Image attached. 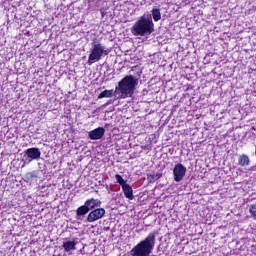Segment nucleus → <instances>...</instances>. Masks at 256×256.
<instances>
[{
	"instance_id": "obj_10",
	"label": "nucleus",
	"mask_w": 256,
	"mask_h": 256,
	"mask_svg": "<svg viewBox=\"0 0 256 256\" xmlns=\"http://www.w3.org/2000/svg\"><path fill=\"white\" fill-rule=\"evenodd\" d=\"M122 191L126 199H129L130 201H133L135 199V196L133 195V187H131V185L126 184L122 187Z\"/></svg>"
},
{
	"instance_id": "obj_16",
	"label": "nucleus",
	"mask_w": 256,
	"mask_h": 256,
	"mask_svg": "<svg viewBox=\"0 0 256 256\" xmlns=\"http://www.w3.org/2000/svg\"><path fill=\"white\" fill-rule=\"evenodd\" d=\"M33 179H37V175L35 174V172H29L26 174L25 176L26 183H31Z\"/></svg>"
},
{
	"instance_id": "obj_12",
	"label": "nucleus",
	"mask_w": 256,
	"mask_h": 256,
	"mask_svg": "<svg viewBox=\"0 0 256 256\" xmlns=\"http://www.w3.org/2000/svg\"><path fill=\"white\" fill-rule=\"evenodd\" d=\"M238 165H240V167H249V165H251V159H249L247 154H242L238 158Z\"/></svg>"
},
{
	"instance_id": "obj_11",
	"label": "nucleus",
	"mask_w": 256,
	"mask_h": 256,
	"mask_svg": "<svg viewBox=\"0 0 256 256\" xmlns=\"http://www.w3.org/2000/svg\"><path fill=\"white\" fill-rule=\"evenodd\" d=\"M64 251L66 253H69V251H75L76 247H77V241L76 240H73V241H65L63 242V245H62Z\"/></svg>"
},
{
	"instance_id": "obj_17",
	"label": "nucleus",
	"mask_w": 256,
	"mask_h": 256,
	"mask_svg": "<svg viewBox=\"0 0 256 256\" xmlns=\"http://www.w3.org/2000/svg\"><path fill=\"white\" fill-rule=\"evenodd\" d=\"M252 219L256 221V204H251L248 209Z\"/></svg>"
},
{
	"instance_id": "obj_13",
	"label": "nucleus",
	"mask_w": 256,
	"mask_h": 256,
	"mask_svg": "<svg viewBox=\"0 0 256 256\" xmlns=\"http://www.w3.org/2000/svg\"><path fill=\"white\" fill-rule=\"evenodd\" d=\"M115 95V90H104L98 95V99H109L110 97H113Z\"/></svg>"
},
{
	"instance_id": "obj_5",
	"label": "nucleus",
	"mask_w": 256,
	"mask_h": 256,
	"mask_svg": "<svg viewBox=\"0 0 256 256\" xmlns=\"http://www.w3.org/2000/svg\"><path fill=\"white\" fill-rule=\"evenodd\" d=\"M99 208H101V200L90 198L85 201L84 205L77 208L76 215L78 217H84V215H87L89 211H93Z\"/></svg>"
},
{
	"instance_id": "obj_9",
	"label": "nucleus",
	"mask_w": 256,
	"mask_h": 256,
	"mask_svg": "<svg viewBox=\"0 0 256 256\" xmlns=\"http://www.w3.org/2000/svg\"><path fill=\"white\" fill-rule=\"evenodd\" d=\"M25 153L29 159L28 163L41 159V150L39 148H28Z\"/></svg>"
},
{
	"instance_id": "obj_14",
	"label": "nucleus",
	"mask_w": 256,
	"mask_h": 256,
	"mask_svg": "<svg viewBox=\"0 0 256 256\" xmlns=\"http://www.w3.org/2000/svg\"><path fill=\"white\" fill-rule=\"evenodd\" d=\"M152 19L157 23V21H161V9L159 8H153L152 11Z\"/></svg>"
},
{
	"instance_id": "obj_6",
	"label": "nucleus",
	"mask_w": 256,
	"mask_h": 256,
	"mask_svg": "<svg viewBox=\"0 0 256 256\" xmlns=\"http://www.w3.org/2000/svg\"><path fill=\"white\" fill-rule=\"evenodd\" d=\"M186 173L187 167L183 166L181 163L176 164L173 168L174 181L176 183H181V180L185 178Z\"/></svg>"
},
{
	"instance_id": "obj_2",
	"label": "nucleus",
	"mask_w": 256,
	"mask_h": 256,
	"mask_svg": "<svg viewBox=\"0 0 256 256\" xmlns=\"http://www.w3.org/2000/svg\"><path fill=\"white\" fill-rule=\"evenodd\" d=\"M155 31V24L153 23V17L150 14L143 15L138 21H136L131 29L132 35L135 37H147Z\"/></svg>"
},
{
	"instance_id": "obj_1",
	"label": "nucleus",
	"mask_w": 256,
	"mask_h": 256,
	"mask_svg": "<svg viewBox=\"0 0 256 256\" xmlns=\"http://www.w3.org/2000/svg\"><path fill=\"white\" fill-rule=\"evenodd\" d=\"M138 85L139 79L135 78L133 75H127L118 82L114 93L118 95L119 99H128L135 95V89H137Z\"/></svg>"
},
{
	"instance_id": "obj_4",
	"label": "nucleus",
	"mask_w": 256,
	"mask_h": 256,
	"mask_svg": "<svg viewBox=\"0 0 256 256\" xmlns=\"http://www.w3.org/2000/svg\"><path fill=\"white\" fill-rule=\"evenodd\" d=\"M106 55H109V49L97 40H93L92 48L88 56V65H93V63H97V61H101Z\"/></svg>"
},
{
	"instance_id": "obj_8",
	"label": "nucleus",
	"mask_w": 256,
	"mask_h": 256,
	"mask_svg": "<svg viewBox=\"0 0 256 256\" xmlns=\"http://www.w3.org/2000/svg\"><path fill=\"white\" fill-rule=\"evenodd\" d=\"M103 137H105V128L103 127H98L88 132V139H91V141H99Z\"/></svg>"
},
{
	"instance_id": "obj_3",
	"label": "nucleus",
	"mask_w": 256,
	"mask_h": 256,
	"mask_svg": "<svg viewBox=\"0 0 256 256\" xmlns=\"http://www.w3.org/2000/svg\"><path fill=\"white\" fill-rule=\"evenodd\" d=\"M155 232H151L148 236L140 241L132 250L130 254L132 256H150L155 249Z\"/></svg>"
},
{
	"instance_id": "obj_7",
	"label": "nucleus",
	"mask_w": 256,
	"mask_h": 256,
	"mask_svg": "<svg viewBox=\"0 0 256 256\" xmlns=\"http://www.w3.org/2000/svg\"><path fill=\"white\" fill-rule=\"evenodd\" d=\"M105 217V210L104 208H96L94 210H90L86 221L88 223H95V221H99V219H103Z\"/></svg>"
},
{
	"instance_id": "obj_15",
	"label": "nucleus",
	"mask_w": 256,
	"mask_h": 256,
	"mask_svg": "<svg viewBox=\"0 0 256 256\" xmlns=\"http://www.w3.org/2000/svg\"><path fill=\"white\" fill-rule=\"evenodd\" d=\"M116 183H119L121 187H125L127 185V180L123 179V176L120 174L115 175Z\"/></svg>"
}]
</instances>
